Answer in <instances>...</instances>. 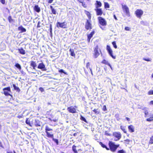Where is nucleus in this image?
Segmentation results:
<instances>
[{"instance_id": "1", "label": "nucleus", "mask_w": 153, "mask_h": 153, "mask_svg": "<svg viewBox=\"0 0 153 153\" xmlns=\"http://www.w3.org/2000/svg\"><path fill=\"white\" fill-rule=\"evenodd\" d=\"M122 5L123 12L125 13L126 16H130V13L128 7L125 5L122 4Z\"/></svg>"}, {"instance_id": "2", "label": "nucleus", "mask_w": 153, "mask_h": 153, "mask_svg": "<svg viewBox=\"0 0 153 153\" xmlns=\"http://www.w3.org/2000/svg\"><path fill=\"white\" fill-rule=\"evenodd\" d=\"M110 149L112 152H114L117 149L116 145H115L112 142L110 141L109 143Z\"/></svg>"}, {"instance_id": "3", "label": "nucleus", "mask_w": 153, "mask_h": 153, "mask_svg": "<svg viewBox=\"0 0 153 153\" xmlns=\"http://www.w3.org/2000/svg\"><path fill=\"white\" fill-rule=\"evenodd\" d=\"M98 20L100 25L105 26L107 25V22L105 19L101 17H98Z\"/></svg>"}, {"instance_id": "4", "label": "nucleus", "mask_w": 153, "mask_h": 153, "mask_svg": "<svg viewBox=\"0 0 153 153\" xmlns=\"http://www.w3.org/2000/svg\"><path fill=\"white\" fill-rule=\"evenodd\" d=\"M106 50L107 51L109 55L114 59L116 58V56L113 55V51L111 48L110 47L109 45H107Z\"/></svg>"}, {"instance_id": "5", "label": "nucleus", "mask_w": 153, "mask_h": 153, "mask_svg": "<svg viewBox=\"0 0 153 153\" xmlns=\"http://www.w3.org/2000/svg\"><path fill=\"white\" fill-rule=\"evenodd\" d=\"M113 135L116 137L114 140L117 141L119 140L121 137V134L119 132H114L113 133Z\"/></svg>"}, {"instance_id": "6", "label": "nucleus", "mask_w": 153, "mask_h": 153, "mask_svg": "<svg viewBox=\"0 0 153 153\" xmlns=\"http://www.w3.org/2000/svg\"><path fill=\"white\" fill-rule=\"evenodd\" d=\"M143 11L140 9H137L135 12V13L137 17L138 18H140L141 16L143 14Z\"/></svg>"}, {"instance_id": "7", "label": "nucleus", "mask_w": 153, "mask_h": 153, "mask_svg": "<svg viewBox=\"0 0 153 153\" xmlns=\"http://www.w3.org/2000/svg\"><path fill=\"white\" fill-rule=\"evenodd\" d=\"M85 28L87 30H89L92 28L91 24V23L90 20H87L85 23Z\"/></svg>"}, {"instance_id": "8", "label": "nucleus", "mask_w": 153, "mask_h": 153, "mask_svg": "<svg viewBox=\"0 0 153 153\" xmlns=\"http://www.w3.org/2000/svg\"><path fill=\"white\" fill-rule=\"evenodd\" d=\"M56 27H60L61 28H66V24L65 22L60 23L59 22H58L56 23Z\"/></svg>"}, {"instance_id": "9", "label": "nucleus", "mask_w": 153, "mask_h": 153, "mask_svg": "<svg viewBox=\"0 0 153 153\" xmlns=\"http://www.w3.org/2000/svg\"><path fill=\"white\" fill-rule=\"evenodd\" d=\"M37 68L39 69H41L42 71H46L47 70L45 65L43 62L39 64Z\"/></svg>"}, {"instance_id": "10", "label": "nucleus", "mask_w": 153, "mask_h": 153, "mask_svg": "<svg viewBox=\"0 0 153 153\" xmlns=\"http://www.w3.org/2000/svg\"><path fill=\"white\" fill-rule=\"evenodd\" d=\"M3 90L4 91V93L5 95L8 96L10 95V94L7 92V91H10V87L4 88L3 89Z\"/></svg>"}, {"instance_id": "11", "label": "nucleus", "mask_w": 153, "mask_h": 153, "mask_svg": "<svg viewBox=\"0 0 153 153\" xmlns=\"http://www.w3.org/2000/svg\"><path fill=\"white\" fill-rule=\"evenodd\" d=\"M67 110L70 112L72 113H75L76 112V109L75 108L72 106L68 108Z\"/></svg>"}, {"instance_id": "12", "label": "nucleus", "mask_w": 153, "mask_h": 153, "mask_svg": "<svg viewBox=\"0 0 153 153\" xmlns=\"http://www.w3.org/2000/svg\"><path fill=\"white\" fill-rule=\"evenodd\" d=\"M98 47L97 46L95 48L94 50V55L95 58H97L99 55V53L98 51Z\"/></svg>"}, {"instance_id": "13", "label": "nucleus", "mask_w": 153, "mask_h": 153, "mask_svg": "<svg viewBox=\"0 0 153 153\" xmlns=\"http://www.w3.org/2000/svg\"><path fill=\"white\" fill-rule=\"evenodd\" d=\"M95 10H96L97 15L101 16L103 12L101 9L97 8L95 9Z\"/></svg>"}, {"instance_id": "14", "label": "nucleus", "mask_w": 153, "mask_h": 153, "mask_svg": "<svg viewBox=\"0 0 153 153\" xmlns=\"http://www.w3.org/2000/svg\"><path fill=\"white\" fill-rule=\"evenodd\" d=\"M128 129L131 132H134V127L132 125H131L128 126Z\"/></svg>"}, {"instance_id": "15", "label": "nucleus", "mask_w": 153, "mask_h": 153, "mask_svg": "<svg viewBox=\"0 0 153 153\" xmlns=\"http://www.w3.org/2000/svg\"><path fill=\"white\" fill-rule=\"evenodd\" d=\"M47 134V136L48 137H50L51 138H53V134L52 132H47L46 133Z\"/></svg>"}, {"instance_id": "16", "label": "nucleus", "mask_w": 153, "mask_h": 153, "mask_svg": "<svg viewBox=\"0 0 153 153\" xmlns=\"http://www.w3.org/2000/svg\"><path fill=\"white\" fill-rule=\"evenodd\" d=\"M30 65L33 67V69L35 70V68L36 66V65L35 62L33 61H31Z\"/></svg>"}, {"instance_id": "17", "label": "nucleus", "mask_w": 153, "mask_h": 153, "mask_svg": "<svg viewBox=\"0 0 153 153\" xmlns=\"http://www.w3.org/2000/svg\"><path fill=\"white\" fill-rule=\"evenodd\" d=\"M94 31H93L91 32V33L88 35V42H90V39L91 38V37H92L93 35H94Z\"/></svg>"}, {"instance_id": "18", "label": "nucleus", "mask_w": 153, "mask_h": 153, "mask_svg": "<svg viewBox=\"0 0 153 153\" xmlns=\"http://www.w3.org/2000/svg\"><path fill=\"white\" fill-rule=\"evenodd\" d=\"M35 125L36 126H41L40 121L38 120H35Z\"/></svg>"}, {"instance_id": "19", "label": "nucleus", "mask_w": 153, "mask_h": 153, "mask_svg": "<svg viewBox=\"0 0 153 153\" xmlns=\"http://www.w3.org/2000/svg\"><path fill=\"white\" fill-rule=\"evenodd\" d=\"M45 132L46 133L48 132V131H53V129L50 128L48 126H46L45 127Z\"/></svg>"}, {"instance_id": "20", "label": "nucleus", "mask_w": 153, "mask_h": 153, "mask_svg": "<svg viewBox=\"0 0 153 153\" xmlns=\"http://www.w3.org/2000/svg\"><path fill=\"white\" fill-rule=\"evenodd\" d=\"M34 9L35 10V11L37 12H39L40 11V8L38 6V5H36L34 7Z\"/></svg>"}, {"instance_id": "21", "label": "nucleus", "mask_w": 153, "mask_h": 153, "mask_svg": "<svg viewBox=\"0 0 153 153\" xmlns=\"http://www.w3.org/2000/svg\"><path fill=\"white\" fill-rule=\"evenodd\" d=\"M18 29L19 30H21L22 32H25L26 30L22 26H21L18 27Z\"/></svg>"}, {"instance_id": "22", "label": "nucleus", "mask_w": 153, "mask_h": 153, "mask_svg": "<svg viewBox=\"0 0 153 153\" xmlns=\"http://www.w3.org/2000/svg\"><path fill=\"white\" fill-rule=\"evenodd\" d=\"M71 55V56H75V54L74 52V51L73 49H70L69 50Z\"/></svg>"}, {"instance_id": "23", "label": "nucleus", "mask_w": 153, "mask_h": 153, "mask_svg": "<svg viewBox=\"0 0 153 153\" xmlns=\"http://www.w3.org/2000/svg\"><path fill=\"white\" fill-rule=\"evenodd\" d=\"M85 14L87 15L88 16L89 19V20H90V19L91 17V16L90 13L89 12L87 11H85Z\"/></svg>"}, {"instance_id": "24", "label": "nucleus", "mask_w": 153, "mask_h": 153, "mask_svg": "<svg viewBox=\"0 0 153 153\" xmlns=\"http://www.w3.org/2000/svg\"><path fill=\"white\" fill-rule=\"evenodd\" d=\"M50 8L51 10V11L52 12V13L54 14H56V10L53 8V7L52 6H51L50 7Z\"/></svg>"}, {"instance_id": "25", "label": "nucleus", "mask_w": 153, "mask_h": 153, "mask_svg": "<svg viewBox=\"0 0 153 153\" xmlns=\"http://www.w3.org/2000/svg\"><path fill=\"white\" fill-rule=\"evenodd\" d=\"M151 117L149 118L146 119V121L149 122H150L153 120V114L150 115Z\"/></svg>"}, {"instance_id": "26", "label": "nucleus", "mask_w": 153, "mask_h": 153, "mask_svg": "<svg viewBox=\"0 0 153 153\" xmlns=\"http://www.w3.org/2000/svg\"><path fill=\"white\" fill-rule=\"evenodd\" d=\"M19 51L21 54H24L25 53V51L23 48L19 49Z\"/></svg>"}, {"instance_id": "27", "label": "nucleus", "mask_w": 153, "mask_h": 153, "mask_svg": "<svg viewBox=\"0 0 153 153\" xmlns=\"http://www.w3.org/2000/svg\"><path fill=\"white\" fill-rule=\"evenodd\" d=\"M100 144L101 145V146L103 148H105L106 149L108 150H109V148H108L107 147V146L105 145L104 144H103L101 142H100Z\"/></svg>"}, {"instance_id": "28", "label": "nucleus", "mask_w": 153, "mask_h": 153, "mask_svg": "<svg viewBox=\"0 0 153 153\" xmlns=\"http://www.w3.org/2000/svg\"><path fill=\"white\" fill-rule=\"evenodd\" d=\"M96 3L97 4V7H100L101 6L102 4L100 2L97 1Z\"/></svg>"}, {"instance_id": "29", "label": "nucleus", "mask_w": 153, "mask_h": 153, "mask_svg": "<svg viewBox=\"0 0 153 153\" xmlns=\"http://www.w3.org/2000/svg\"><path fill=\"white\" fill-rule=\"evenodd\" d=\"M15 66L19 70H20L21 69V66L20 64L18 63H16L15 64Z\"/></svg>"}, {"instance_id": "30", "label": "nucleus", "mask_w": 153, "mask_h": 153, "mask_svg": "<svg viewBox=\"0 0 153 153\" xmlns=\"http://www.w3.org/2000/svg\"><path fill=\"white\" fill-rule=\"evenodd\" d=\"M76 146L75 145H73L72 146V150L75 153H77V151L76 149Z\"/></svg>"}, {"instance_id": "31", "label": "nucleus", "mask_w": 153, "mask_h": 153, "mask_svg": "<svg viewBox=\"0 0 153 153\" xmlns=\"http://www.w3.org/2000/svg\"><path fill=\"white\" fill-rule=\"evenodd\" d=\"M104 6L105 8H109V4L107 2L104 3Z\"/></svg>"}, {"instance_id": "32", "label": "nucleus", "mask_w": 153, "mask_h": 153, "mask_svg": "<svg viewBox=\"0 0 153 153\" xmlns=\"http://www.w3.org/2000/svg\"><path fill=\"white\" fill-rule=\"evenodd\" d=\"M144 113L145 114V117H147V115L149 114V112L148 110L147 109L146 110H145V111H144Z\"/></svg>"}, {"instance_id": "33", "label": "nucleus", "mask_w": 153, "mask_h": 153, "mask_svg": "<svg viewBox=\"0 0 153 153\" xmlns=\"http://www.w3.org/2000/svg\"><path fill=\"white\" fill-rule=\"evenodd\" d=\"M120 128L123 130V131L124 132V133H126V129H125V128L122 126H120Z\"/></svg>"}, {"instance_id": "34", "label": "nucleus", "mask_w": 153, "mask_h": 153, "mask_svg": "<svg viewBox=\"0 0 153 153\" xmlns=\"http://www.w3.org/2000/svg\"><path fill=\"white\" fill-rule=\"evenodd\" d=\"M149 143L151 144H153V135L150 137Z\"/></svg>"}, {"instance_id": "35", "label": "nucleus", "mask_w": 153, "mask_h": 153, "mask_svg": "<svg viewBox=\"0 0 153 153\" xmlns=\"http://www.w3.org/2000/svg\"><path fill=\"white\" fill-rule=\"evenodd\" d=\"M118 153H126V152L123 149L118 151Z\"/></svg>"}, {"instance_id": "36", "label": "nucleus", "mask_w": 153, "mask_h": 153, "mask_svg": "<svg viewBox=\"0 0 153 153\" xmlns=\"http://www.w3.org/2000/svg\"><path fill=\"white\" fill-rule=\"evenodd\" d=\"M112 44L113 45L114 47L115 48H117V46L116 45V42H112Z\"/></svg>"}, {"instance_id": "37", "label": "nucleus", "mask_w": 153, "mask_h": 153, "mask_svg": "<svg viewBox=\"0 0 153 153\" xmlns=\"http://www.w3.org/2000/svg\"><path fill=\"white\" fill-rule=\"evenodd\" d=\"M59 72L63 73L65 74H67V73L64 71L63 69H60L59 70Z\"/></svg>"}, {"instance_id": "38", "label": "nucleus", "mask_w": 153, "mask_h": 153, "mask_svg": "<svg viewBox=\"0 0 153 153\" xmlns=\"http://www.w3.org/2000/svg\"><path fill=\"white\" fill-rule=\"evenodd\" d=\"M81 120L84 121V122H87L85 118L83 117L82 116H81Z\"/></svg>"}, {"instance_id": "39", "label": "nucleus", "mask_w": 153, "mask_h": 153, "mask_svg": "<svg viewBox=\"0 0 153 153\" xmlns=\"http://www.w3.org/2000/svg\"><path fill=\"white\" fill-rule=\"evenodd\" d=\"M149 95H152L153 94V90H151L149 91L148 92Z\"/></svg>"}, {"instance_id": "40", "label": "nucleus", "mask_w": 153, "mask_h": 153, "mask_svg": "<svg viewBox=\"0 0 153 153\" xmlns=\"http://www.w3.org/2000/svg\"><path fill=\"white\" fill-rule=\"evenodd\" d=\"M8 20L9 21V22H12V21H13V19H12L11 18V16H9L8 17Z\"/></svg>"}, {"instance_id": "41", "label": "nucleus", "mask_w": 153, "mask_h": 153, "mask_svg": "<svg viewBox=\"0 0 153 153\" xmlns=\"http://www.w3.org/2000/svg\"><path fill=\"white\" fill-rule=\"evenodd\" d=\"M81 3H82V5L84 7H86V4L85 3V2H83V1H82V2Z\"/></svg>"}, {"instance_id": "42", "label": "nucleus", "mask_w": 153, "mask_h": 153, "mask_svg": "<svg viewBox=\"0 0 153 153\" xmlns=\"http://www.w3.org/2000/svg\"><path fill=\"white\" fill-rule=\"evenodd\" d=\"M90 64L89 62H88L86 64V67L87 69H88V68L89 69V68H90Z\"/></svg>"}, {"instance_id": "43", "label": "nucleus", "mask_w": 153, "mask_h": 153, "mask_svg": "<svg viewBox=\"0 0 153 153\" xmlns=\"http://www.w3.org/2000/svg\"><path fill=\"white\" fill-rule=\"evenodd\" d=\"M53 140H54L55 143H56L57 145L58 144V140L57 139H53Z\"/></svg>"}, {"instance_id": "44", "label": "nucleus", "mask_w": 153, "mask_h": 153, "mask_svg": "<svg viewBox=\"0 0 153 153\" xmlns=\"http://www.w3.org/2000/svg\"><path fill=\"white\" fill-rule=\"evenodd\" d=\"M143 60H144L145 61H151V60L149 59V58L146 59V58H143Z\"/></svg>"}, {"instance_id": "45", "label": "nucleus", "mask_w": 153, "mask_h": 153, "mask_svg": "<svg viewBox=\"0 0 153 153\" xmlns=\"http://www.w3.org/2000/svg\"><path fill=\"white\" fill-rule=\"evenodd\" d=\"M125 29L126 30H127V31H129V30H130V28L128 27H125Z\"/></svg>"}, {"instance_id": "46", "label": "nucleus", "mask_w": 153, "mask_h": 153, "mask_svg": "<svg viewBox=\"0 0 153 153\" xmlns=\"http://www.w3.org/2000/svg\"><path fill=\"white\" fill-rule=\"evenodd\" d=\"M26 124H28L30 126H31V125H30V122L28 120H27L26 121Z\"/></svg>"}, {"instance_id": "47", "label": "nucleus", "mask_w": 153, "mask_h": 153, "mask_svg": "<svg viewBox=\"0 0 153 153\" xmlns=\"http://www.w3.org/2000/svg\"><path fill=\"white\" fill-rule=\"evenodd\" d=\"M13 87H14V89L15 90H17L18 89H19V88L18 87H16V85H15V84H13Z\"/></svg>"}, {"instance_id": "48", "label": "nucleus", "mask_w": 153, "mask_h": 153, "mask_svg": "<svg viewBox=\"0 0 153 153\" xmlns=\"http://www.w3.org/2000/svg\"><path fill=\"white\" fill-rule=\"evenodd\" d=\"M102 63H104V64H107V63H108V62L106 60H104L102 61Z\"/></svg>"}, {"instance_id": "49", "label": "nucleus", "mask_w": 153, "mask_h": 153, "mask_svg": "<svg viewBox=\"0 0 153 153\" xmlns=\"http://www.w3.org/2000/svg\"><path fill=\"white\" fill-rule=\"evenodd\" d=\"M0 1L3 4H4L5 3V0H0Z\"/></svg>"}, {"instance_id": "50", "label": "nucleus", "mask_w": 153, "mask_h": 153, "mask_svg": "<svg viewBox=\"0 0 153 153\" xmlns=\"http://www.w3.org/2000/svg\"><path fill=\"white\" fill-rule=\"evenodd\" d=\"M39 90L41 92H42L44 91L43 88L41 87L39 88Z\"/></svg>"}, {"instance_id": "51", "label": "nucleus", "mask_w": 153, "mask_h": 153, "mask_svg": "<svg viewBox=\"0 0 153 153\" xmlns=\"http://www.w3.org/2000/svg\"><path fill=\"white\" fill-rule=\"evenodd\" d=\"M48 2L49 3H52L53 1V0H48Z\"/></svg>"}, {"instance_id": "52", "label": "nucleus", "mask_w": 153, "mask_h": 153, "mask_svg": "<svg viewBox=\"0 0 153 153\" xmlns=\"http://www.w3.org/2000/svg\"><path fill=\"white\" fill-rule=\"evenodd\" d=\"M124 141L126 142V143H128L130 142V140L128 139H127L126 140H125Z\"/></svg>"}, {"instance_id": "53", "label": "nucleus", "mask_w": 153, "mask_h": 153, "mask_svg": "<svg viewBox=\"0 0 153 153\" xmlns=\"http://www.w3.org/2000/svg\"><path fill=\"white\" fill-rule=\"evenodd\" d=\"M105 135H108V136H110L111 135V134H110L108 133L106 131L105 132Z\"/></svg>"}, {"instance_id": "54", "label": "nucleus", "mask_w": 153, "mask_h": 153, "mask_svg": "<svg viewBox=\"0 0 153 153\" xmlns=\"http://www.w3.org/2000/svg\"><path fill=\"white\" fill-rule=\"evenodd\" d=\"M97 109H94L93 110V111L95 113H97Z\"/></svg>"}, {"instance_id": "55", "label": "nucleus", "mask_w": 153, "mask_h": 153, "mask_svg": "<svg viewBox=\"0 0 153 153\" xmlns=\"http://www.w3.org/2000/svg\"><path fill=\"white\" fill-rule=\"evenodd\" d=\"M141 108L144 111H145V110H146L147 109V108L146 107H143Z\"/></svg>"}, {"instance_id": "56", "label": "nucleus", "mask_w": 153, "mask_h": 153, "mask_svg": "<svg viewBox=\"0 0 153 153\" xmlns=\"http://www.w3.org/2000/svg\"><path fill=\"white\" fill-rule=\"evenodd\" d=\"M89 69L90 70V71H91V74L92 75H93V73H92V69L91 68H89Z\"/></svg>"}, {"instance_id": "57", "label": "nucleus", "mask_w": 153, "mask_h": 153, "mask_svg": "<svg viewBox=\"0 0 153 153\" xmlns=\"http://www.w3.org/2000/svg\"><path fill=\"white\" fill-rule=\"evenodd\" d=\"M126 120L128 121H130V119L128 117H126Z\"/></svg>"}, {"instance_id": "58", "label": "nucleus", "mask_w": 153, "mask_h": 153, "mask_svg": "<svg viewBox=\"0 0 153 153\" xmlns=\"http://www.w3.org/2000/svg\"><path fill=\"white\" fill-rule=\"evenodd\" d=\"M150 105H153V101H151L150 102Z\"/></svg>"}, {"instance_id": "59", "label": "nucleus", "mask_w": 153, "mask_h": 153, "mask_svg": "<svg viewBox=\"0 0 153 153\" xmlns=\"http://www.w3.org/2000/svg\"><path fill=\"white\" fill-rule=\"evenodd\" d=\"M114 18L115 19V20H117L116 16L115 15H114Z\"/></svg>"}, {"instance_id": "60", "label": "nucleus", "mask_w": 153, "mask_h": 153, "mask_svg": "<svg viewBox=\"0 0 153 153\" xmlns=\"http://www.w3.org/2000/svg\"><path fill=\"white\" fill-rule=\"evenodd\" d=\"M100 27L102 30H105V27L103 28L101 26H100Z\"/></svg>"}, {"instance_id": "61", "label": "nucleus", "mask_w": 153, "mask_h": 153, "mask_svg": "<svg viewBox=\"0 0 153 153\" xmlns=\"http://www.w3.org/2000/svg\"><path fill=\"white\" fill-rule=\"evenodd\" d=\"M80 2H82L83 1V0H77Z\"/></svg>"}, {"instance_id": "62", "label": "nucleus", "mask_w": 153, "mask_h": 153, "mask_svg": "<svg viewBox=\"0 0 153 153\" xmlns=\"http://www.w3.org/2000/svg\"><path fill=\"white\" fill-rule=\"evenodd\" d=\"M7 153H13V152L11 151H7Z\"/></svg>"}, {"instance_id": "63", "label": "nucleus", "mask_w": 153, "mask_h": 153, "mask_svg": "<svg viewBox=\"0 0 153 153\" xmlns=\"http://www.w3.org/2000/svg\"><path fill=\"white\" fill-rule=\"evenodd\" d=\"M107 65H108L109 67L111 66V65L108 63L107 64Z\"/></svg>"}, {"instance_id": "64", "label": "nucleus", "mask_w": 153, "mask_h": 153, "mask_svg": "<svg viewBox=\"0 0 153 153\" xmlns=\"http://www.w3.org/2000/svg\"><path fill=\"white\" fill-rule=\"evenodd\" d=\"M139 107H138V108H141V107L140 106V105H138Z\"/></svg>"}]
</instances>
